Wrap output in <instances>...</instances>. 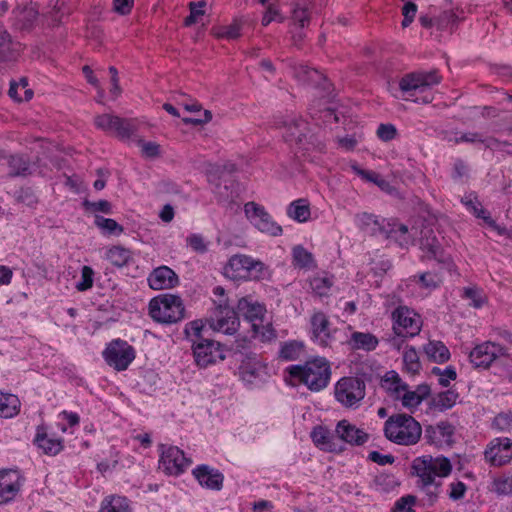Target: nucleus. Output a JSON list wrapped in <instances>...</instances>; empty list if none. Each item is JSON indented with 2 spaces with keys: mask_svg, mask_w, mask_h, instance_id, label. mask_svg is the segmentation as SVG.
<instances>
[{
  "mask_svg": "<svg viewBox=\"0 0 512 512\" xmlns=\"http://www.w3.org/2000/svg\"><path fill=\"white\" fill-rule=\"evenodd\" d=\"M203 330L204 326L201 322L193 321L188 324L185 332L192 342L193 355L197 366L206 368L218 360H223L225 356L218 342L203 337Z\"/></svg>",
  "mask_w": 512,
  "mask_h": 512,
  "instance_id": "5",
  "label": "nucleus"
},
{
  "mask_svg": "<svg viewBox=\"0 0 512 512\" xmlns=\"http://www.w3.org/2000/svg\"><path fill=\"white\" fill-rule=\"evenodd\" d=\"M469 358L474 367L484 369H487L493 363L498 365V361L512 362V358L503 346L490 341L474 347L469 354Z\"/></svg>",
  "mask_w": 512,
  "mask_h": 512,
  "instance_id": "8",
  "label": "nucleus"
},
{
  "mask_svg": "<svg viewBox=\"0 0 512 512\" xmlns=\"http://www.w3.org/2000/svg\"><path fill=\"white\" fill-rule=\"evenodd\" d=\"M384 236L388 239L394 240L402 247L408 246L413 242V237L409 233L408 227L403 224L387 223Z\"/></svg>",
  "mask_w": 512,
  "mask_h": 512,
  "instance_id": "28",
  "label": "nucleus"
},
{
  "mask_svg": "<svg viewBox=\"0 0 512 512\" xmlns=\"http://www.w3.org/2000/svg\"><path fill=\"white\" fill-rule=\"evenodd\" d=\"M107 258L114 266L123 267L132 259V254L122 246H113L108 250Z\"/></svg>",
  "mask_w": 512,
  "mask_h": 512,
  "instance_id": "41",
  "label": "nucleus"
},
{
  "mask_svg": "<svg viewBox=\"0 0 512 512\" xmlns=\"http://www.w3.org/2000/svg\"><path fill=\"white\" fill-rule=\"evenodd\" d=\"M354 349L372 351L378 345V339L371 333L354 332Z\"/></svg>",
  "mask_w": 512,
  "mask_h": 512,
  "instance_id": "44",
  "label": "nucleus"
},
{
  "mask_svg": "<svg viewBox=\"0 0 512 512\" xmlns=\"http://www.w3.org/2000/svg\"><path fill=\"white\" fill-rule=\"evenodd\" d=\"M417 12V5L413 2L408 1L402 8V14L404 16L402 21V27H408L414 20Z\"/></svg>",
  "mask_w": 512,
  "mask_h": 512,
  "instance_id": "62",
  "label": "nucleus"
},
{
  "mask_svg": "<svg viewBox=\"0 0 512 512\" xmlns=\"http://www.w3.org/2000/svg\"><path fill=\"white\" fill-rule=\"evenodd\" d=\"M94 271L89 266H83L81 270V280L76 284L78 291H86L93 286Z\"/></svg>",
  "mask_w": 512,
  "mask_h": 512,
  "instance_id": "53",
  "label": "nucleus"
},
{
  "mask_svg": "<svg viewBox=\"0 0 512 512\" xmlns=\"http://www.w3.org/2000/svg\"><path fill=\"white\" fill-rule=\"evenodd\" d=\"M286 371L293 385L303 384L313 392L326 388L331 377L329 362L323 357H315L303 365H291Z\"/></svg>",
  "mask_w": 512,
  "mask_h": 512,
  "instance_id": "3",
  "label": "nucleus"
},
{
  "mask_svg": "<svg viewBox=\"0 0 512 512\" xmlns=\"http://www.w3.org/2000/svg\"><path fill=\"white\" fill-rule=\"evenodd\" d=\"M336 400L346 407L352 406V378L343 377L335 385Z\"/></svg>",
  "mask_w": 512,
  "mask_h": 512,
  "instance_id": "35",
  "label": "nucleus"
},
{
  "mask_svg": "<svg viewBox=\"0 0 512 512\" xmlns=\"http://www.w3.org/2000/svg\"><path fill=\"white\" fill-rule=\"evenodd\" d=\"M333 285L332 277L322 274L311 278L310 287L315 296L323 298L328 297Z\"/></svg>",
  "mask_w": 512,
  "mask_h": 512,
  "instance_id": "38",
  "label": "nucleus"
},
{
  "mask_svg": "<svg viewBox=\"0 0 512 512\" xmlns=\"http://www.w3.org/2000/svg\"><path fill=\"white\" fill-rule=\"evenodd\" d=\"M397 135V129L393 124H380L377 129V136L382 141H390L394 139Z\"/></svg>",
  "mask_w": 512,
  "mask_h": 512,
  "instance_id": "61",
  "label": "nucleus"
},
{
  "mask_svg": "<svg viewBox=\"0 0 512 512\" xmlns=\"http://www.w3.org/2000/svg\"><path fill=\"white\" fill-rule=\"evenodd\" d=\"M99 512H131V507L126 497L108 495L102 500Z\"/></svg>",
  "mask_w": 512,
  "mask_h": 512,
  "instance_id": "31",
  "label": "nucleus"
},
{
  "mask_svg": "<svg viewBox=\"0 0 512 512\" xmlns=\"http://www.w3.org/2000/svg\"><path fill=\"white\" fill-rule=\"evenodd\" d=\"M304 354L303 342L292 340L284 342L279 351V357L286 361H294Z\"/></svg>",
  "mask_w": 512,
  "mask_h": 512,
  "instance_id": "37",
  "label": "nucleus"
},
{
  "mask_svg": "<svg viewBox=\"0 0 512 512\" xmlns=\"http://www.w3.org/2000/svg\"><path fill=\"white\" fill-rule=\"evenodd\" d=\"M198 483L207 489L220 490L223 486V474L208 465H199L192 471Z\"/></svg>",
  "mask_w": 512,
  "mask_h": 512,
  "instance_id": "20",
  "label": "nucleus"
},
{
  "mask_svg": "<svg viewBox=\"0 0 512 512\" xmlns=\"http://www.w3.org/2000/svg\"><path fill=\"white\" fill-rule=\"evenodd\" d=\"M149 314L157 322L171 324L185 317V307L179 296L164 294L150 301Z\"/></svg>",
  "mask_w": 512,
  "mask_h": 512,
  "instance_id": "6",
  "label": "nucleus"
},
{
  "mask_svg": "<svg viewBox=\"0 0 512 512\" xmlns=\"http://www.w3.org/2000/svg\"><path fill=\"white\" fill-rule=\"evenodd\" d=\"M38 8L34 4L18 5L13 10V23L17 29L30 30L38 19Z\"/></svg>",
  "mask_w": 512,
  "mask_h": 512,
  "instance_id": "21",
  "label": "nucleus"
},
{
  "mask_svg": "<svg viewBox=\"0 0 512 512\" xmlns=\"http://www.w3.org/2000/svg\"><path fill=\"white\" fill-rule=\"evenodd\" d=\"M16 44H13L9 33L0 28V60H11L14 52L17 51Z\"/></svg>",
  "mask_w": 512,
  "mask_h": 512,
  "instance_id": "45",
  "label": "nucleus"
},
{
  "mask_svg": "<svg viewBox=\"0 0 512 512\" xmlns=\"http://www.w3.org/2000/svg\"><path fill=\"white\" fill-rule=\"evenodd\" d=\"M135 356V349L121 339L111 341L103 351L106 363L117 371L126 370Z\"/></svg>",
  "mask_w": 512,
  "mask_h": 512,
  "instance_id": "9",
  "label": "nucleus"
},
{
  "mask_svg": "<svg viewBox=\"0 0 512 512\" xmlns=\"http://www.w3.org/2000/svg\"><path fill=\"white\" fill-rule=\"evenodd\" d=\"M241 35V23L233 21L230 25L221 27L217 32V37L226 39H236Z\"/></svg>",
  "mask_w": 512,
  "mask_h": 512,
  "instance_id": "52",
  "label": "nucleus"
},
{
  "mask_svg": "<svg viewBox=\"0 0 512 512\" xmlns=\"http://www.w3.org/2000/svg\"><path fill=\"white\" fill-rule=\"evenodd\" d=\"M296 77L316 90V98L312 101L309 111L316 124L338 122L335 107L332 105V85L318 70L306 65H299L295 70Z\"/></svg>",
  "mask_w": 512,
  "mask_h": 512,
  "instance_id": "1",
  "label": "nucleus"
},
{
  "mask_svg": "<svg viewBox=\"0 0 512 512\" xmlns=\"http://www.w3.org/2000/svg\"><path fill=\"white\" fill-rule=\"evenodd\" d=\"M292 17L293 20L298 23L301 28H304L310 21V12L308 8L301 6L300 4H296L293 9Z\"/></svg>",
  "mask_w": 512,
  "mask_h": 512,
  "instance_id": "59",
  "label": "nucleus"
},
{
  "mask_svg": "<svg viewBox=\"0 0 512 512\" xmlns=\"http://www.w3.org/2000/svg\"><path fill=\"white\" fill-rule=\"evenodd\" d=\"M266 309L260 303L253 301L249 297H243L238 301L236 317H243L245 320L251 323L252 328L258 327V322H263Z\"/></svg>",
  "mask_w": 512,
  "mask_h": 512,
  "instance_id": "16",
  "label": "nucleus"
},
{
  "mask_svg": "<svg viewBox=\"0 0 512 512\" xmlns=\"http://www.w3.org/2000/svg\"><path fill=\"white\" fill-rule=\"evenodd\" d=\"M367 459L369 461H372L374 463H377L378 465L384 466L387 464H393L395 461V457L391 454L383 455L379 453L378 451H371L368 454Z\"/></svg>",
  "mask_w": 512,
  "mask_h": 512,
  "instance_id": "64",
  "label": "nucleus"
},
{
  "mask_svg": "<svg viewBox=\"0 0 512 512\" xmlns=\"http://www.w3.org/2000/svg\"><path fill=\"white\" fill-rule=\"evenodd\" d=\"M384 435L389 441L397 445H415L421 439L422 427L409 414H395L385 421Z\"/></svg>",
  "mask_w": 512,
  "mask_h": 512,
  "instance_id": "4",
  "label": "nucleus"
},
{
  "mask_svg": "<svg viewBox=\"0 0 512 512\" xmlns=\"http://www.w3.org/2000/svg\"><path fill=\"white\" fill-rule=\"evenodd\" d=\"M421 245L422 250L425 252L424 258L434 259L439 263L447 265L451 264L450 258L445 255L439 241L435 237L432 239L427 238Z\"/></svg>",
  "mask_w": 512,
  "mask_h": 512,
  "instance_id": "29",
  "label": "nucleus"
},
{
  "mask_svg": "<svg viewBox=\"0 0 512 512\" xmlns=\"http://www.w3.org/2000/svg\"><path fill=\"white\" fill-rule=\"evenodd\" d=\"M20 411V400L14 394L0 391V417L12 418Z\"/></svg>",
  "mask_w": 512,
  "mask_h": 512,
  "instance_id": "32",
  "label": "nucleus"
},
{
  "mask_svg": "<svg viewBox=\"0 0 512 512\" xmlns=\"http://www.w3.org/2000/svg\"><path fill=\"white\" fill-rule=\"evenodd\" d=\"M352 426L348 420H341L337 423L335 430L332 432L333 444L339 446V453L346 449L351 442L350 437Z\"/></svg>",
  "mask_w": 512,
  "mask_h": 512,
  "instance_id": "33",
  "label": "nucleus"
},
{
  "mask_svg": "<svg viewBox=\"0 0 512 512\" xmlns=\"http://www.w3.org/2000/svg\"><path fill=\"white\" fill-rule=\"evenodd\" d=\"M431 372L439 377V384L443 387H447L450 384V381L455 380L457 377V373L452 366H448L443 370L438 367H434Z\"/></svg>",
  "mask_w": 512,
  "mask_h": 512,
  "instance_id": "51",
  "label": "nucleus"
},
{
  "mask_svg": "<svg viewBox=\"0 0 512 512\" xmlns=\"http://www.w3.org/2000/svg\"><path fill=\"white\" fill-rule=\"evenodd\" d=\"M457 22L458 16L452 10L444 11L439 16L435 17V24L439 30L452 29Z\"/></svg>",
  "mask_w": 512,
  "mask_h": 512,
  "instance_id": "50",
  "label": "nucleus"
},
{
  "mask_svg": "<svg viewBox=\"0 0 512 512\" xmlns=\"http://www.w3.org/2000/svg\"><path fill=\"white\" fill-rule=\"evenodd\" d=\"M491 491L498 496L512 495V474H501L493 478Z\"/></svg>",
  "mask_w": 512,
  "mask_h": 512,
  "instance_id": "40",
  "label": "nucleus"
},
{
  "mask_svg": "<svg viewBox=\"0 0 512 512\" xmlns=\"http://www.w3.org/2000/svg\"><path fill=\"white\" fill-rule=\"evenodd\" d=\"M284 138L287 142L303 144L307 140V123L303 119L290 118L283 121Z\"/></svg>",
  "mask_w": 512,
  "mask_h": 512,
  "instance_id": "22",
  "label": "nucleus"
},
{
  "mask_svg": "<svg viewBox=\"0 0 512 512\" xmlns=\"http://www.w3.org/2000/svg\"><path fill=\"white\" fill-rule=\"evenodd\" d=\"M465 203L473 211L476 217L483 219L490 227L497 228L496 222L490 217L489 213L481 207L480 204H477L472 200Z\"/></svg>",
  "mask_w": 512,
  "mask_h": 512,
  "instance_id": "58",
  "label": "nucleus"
},
{
  "mask_svg": "<svg viewBox=\"0 0 512 512\" xmlns=\"http://www.w3.org/2000/svg\"><path fill=\"white\" fill-rule=\"evenodd\" d=\"M454 427L442 421L436 425H429L425 429L427 442L437 447L450 446L453 443Z\"/></svg>",
  "mask_w": 512,
  "mask_h": 512,
  "instance_id": "18",
  "label": "nucleus"
},
{
  "mask_svg": "<svg viewBox=\"0 0 512 512\" xmlns=\"http://www.w3.org/2000/svg\"><path fill=\"white\" fill-rule=\"evenodd\" d=\"M416 497L413 495H406L398 499L393 508L392 512H415L413 506L415 505Z\"/></svg>",
  "mask_w": 512,
  "mask_h": 512,
  "instance_id": "54",
  "label": "nucleus"
},
{
  "mask_svg": "<svg viewBox=\"0 0 512 512\" xmlns=\"http://www.w3.org/2000/svg\"><path fill=\"white\" fill-rule=\"evenodd\" d=\"M287 215L295 221L305 222L310 217L309 204L304 199L293 201L287 208Z\"/></svg>",
  "mask_w": 512,
  "mask_h": 512,
  "instance_id": "39",
  "label": "nucleus"
},
{
  "mask_svg": "<svg viewBox=\"0 0 512 512\" xmlns=\"http://www.w3.org/2000/svg\"><path fill=\"white\" fill-rule=\"evenodd\" d=\"M34 443L47 455H56L63 448L61 440L49 438L41 428L37 430Z\"/></svg>",
  "mask_w": 512,
  "mask_h": 512,
  "instance_id": "30",
  "label": "nucleus"
},
{
  "mask_svg": "<svg viewBox=\"0 0 512 512\" xmlns=\"http://www.w3.org/2000/svg\"><path fill=\"white\" fill-rule=\"evenodd\" d=\"M20 476L17 471L0 472V505L13 500L20 490Z\"/></svg>",
  "mask_w": 512,
  "mask_h": 512,
  "instance_id": "19",
  "label": "nucleus"
},
{
  "mask_svg": "<svg viewBox=\"0 0 512 512\" xmlns=\"http://www.w3.org/2000/svg\"><path fill=\"white\" fill-rule=\"evenodd\" d=\"M94 223L104 234L120 235L123 232V227L111 218L96 215Z\"/></svg>",
  "mask_w": 512,
  "mask_h": 512,
  "instance_id": "46",
  "label": "nucleus"
},
{
  "mask_svg": "<svg viewBox=\"0 0 512 512\" xmlns=\"http://www.w3.org/2000/svg\"><path fill=\"white\" fill-rule=\"evenodd\" d=\"M136 129L137 125L135 120L119 117V123H117L114 133L121 139H129Z\"/></svg>",
  "mask_w": 512,
  "mask_h": 512,
  "instance_id": "48",
  "label": "nucleus"
},
{
  "mask_svg": "<svg viewBox=\"0 0 512 512\" xmlns=\"http://www.w3.org/2000/svg\"><path fill=\"white\" fill-rule=\"evenodd\" d=\"M427 357L437 363H444L449 360L450 352L441 341H429L424 346Z\"/></svg>",
  "mask_w": 512,
  "mask_h": 512,
  "instance_id": "34",
  "label": "nucleus"
},
{
  "mask_svg": "<svg viewBox=\"0 0 512 512\" xmlns=\"http://www.w3.org/2000/svg\"><path fill=\"white\" fill-rule=\"evenodd\" d=\"M293 264L302 269H311L315 266L312 254L302 246H296L292 251Z\"/></svg>",
  "mask_w": 512,
  "mask_h": 512,
  "instance_id": "42",
  "label": "nucleus"
},
{
  "mask_svg": "<svg viewBox=\"0 0 512 512\" xmlns=\"http://www.w3.org/2000/svg\"><path fill=\"white\" fill-rule=\"evenodd\" d=\"M187 244L197 253H204L207 251V244L201 235L193 234L187 237Z\"/></svg>",
  "mask_w": 512,
  "mask_h": 512,
  "instance_id": "63",
  "label": "nucleus"
},
{
  "mask_svg": "<svg viewBox=\"0 0 512 512\" xmlns=\"http://www.w3.org/2000/svg\"><path fill=\"white\" fill-rule=\"evenodd\" d=\"M485 460L492 466L501 467L512 460V440L508 437L492 439L485 451Z\"/></svg>",
  "mask_w": 512,
  "mask_h": 512,
  "instance_id": "14",
  "label": "nucleus"
},
{
  "mask_svg": "<svg viewBox=\"0 0 512 512\" xmlns=\"http://www.w3.org/2000/svg\"><path fill=\"white\" fill-rule=\"evenodd\" d=\"M95 125L97 128L105 132H115L117 123H119V117L111 114H102L95 117Z\"/></svg>",
  "mask_w": 512,
  "mask_h": 512,
  "instance_id": "49",
  "label": "nucleus"
},
{
  "mask_svg": "<svg viewBox=\"0 0 512 512\" xmlns=\"http://www.w3.org/2000/svg\"><path fill=\"white\" fill-rule=\"evenodd\" d=\"M213 293L219 299L215 300V308L211 318V328L224 334L233 335L239 328V321L235 310L230 307L225 298V290L221 286L214 288Z\"/></svg>",
  "mask_w": 512,
  "mask_h": 512,
  "instance_id": "7",
  "label": "nucleus"
},
{
  "mask_svg": "<svg viewBox=\"0 0 512 512\" xmlns=\"http://www.w3.org/2000/svg\"><path fill=\"white\" fill-rule=\"evenodd\" d=\"M244 212L247 219L262 233H267L271 236H278L282 233V228L275 221L263 206L255 203L248 202L244 206Z\"/></svg>",
  "mask_w": 512,
  "mask_h": 512,
  "instance_id": "10",
  "label": "nucleus"
},
{
  "mask_svg": "<svg viewBox=\"0 0 512 512\" xmlns=\"http://www.w3.org/2000/svg\"><path fill=\"white\" fill-rule=\"evenodd\" d=\"M252 329L255 335L263 342H268L276 338V332L271 324L263 325V322H258V327Z\"/></svg>",
  "mask_w": 512,
  "mask_h": 512,
  "instance_id": "57",
  "label": "nucleus"
},
{
  "mask_svg": "<svg viewBox=\"0 0 512 512\" xmlns=\"http://www.w3.org/2000/svg\"><path fill=\"white\" fill-rule=\"evenodd\" d=\"M9 167V175L11 176H27L31 174V164L23 156L11 155L7 159Z\"/></svg>",
  "mask_w": 512,
  "mask_h": 512,
  "instance_id": "36",
  "label": "nucleus"
},
{
  "mask_svg": "<svg viewBox=\"0 0 512 512\" xmlns=\"http://www.w3.org/2000/svg\"><path fill=\"white\" fill-rule=\"evenodd\" d=\"M412 470L418 477V487L426 493L429 504H433L438 497L440 487V483H436L435 478L447 477L452 471V464L444 456L425 455L414 459Z\"/></svg>",
  "mask_w": 512,
  "mask_h": 512,
  "instance_id": "2",
  "label": "nucleus"
},
{
  "mask_svg": "<svg viewBox=\"0 0 512 512\" xmlns=\"http://www.w3.org/2000/svg\"><path fill=\"white\" fill-rule=\"evenodd\" d=\"M83 206L90 212H103L110 214L112 212V205L107 200H99L96 202L84 201Z\"/></svg>",
  "mask_w": 512,
  "mask_h": 512,
  "instance_id": "60",
  "label": "nucleus"
},
{
  "mask_svg": "<svg viewBox=\"0 0 512 512\" xmlns=\"http://www.w3.org/2000/svg\"><path fill=\"white\" fill-rule=\"evenodd\" d=\"M314 444L321 450L339 453V446L333 444L332 432L324 426H317L311 432Z\"/></svg>",
  "mask_w": 512,
  "mask_h": 512,
  "instance_id": "26",
  "label": "nucleus"
},
{
  "mask_svg": "<svg viewBox=\"0 0 512 512\" xmlns=\"http://www.w3.org/2000/svg\"><path fill=\"white\" fill-rule=\"evenodd\" d=\"M398 400L401 401L403 407L409 410H413L421 404L420 398L417 396L416 392L410 391L408 388L403 391V394H401Z\"/></svg>",
  "mask_w": 512,
  "mask_h": 512,
  "instance_id": "56",
  "label": "nucleus"
},
{
  "mask_svg": "<svg viewBox=\"0 0 512 512\" xmlns=\"http://www.w3.org/2000/svg\"><path fill=\"white\" fill-rule=\"evenodd\" d=\"M393 330L397 335L415 336L422 326L421 318L408 307L400 306L393 313Z\"/></svg>",
  "mask_w": 512,
  "mask_h": 512,
  "instance_id": "11",
  "label": "nucleus"
},
{
  "mask_svg": "<svg viewBox=\"0 0 512 512\" xmlns=\"http://www.w3.org/2000/svg\"><path fill=\"white\" fill-rule=\"evenodd\" d=\"M380 386L393 400H398L403 391L408 388V385L403 382L399 374L394 370L387 371L382 376Z\"/></svg>",
  "mask_w": 512,
  "mask_h": 512,
  "instance_id": "23",
  "label": "nucleus"
},
{
  "mask_svg": "<svg viewBox=\"0 0 512 512\" xmlns=\"http://www.w3.org/2000/svg\"><path fill=\"white\" fill-rule=\"evenodd\" d=\"M263 269V263L247 255H234L229 259L225 266V274L231 278H245L252 270L260 271Z\"/></svg>",
  "mask_w": 512,
  "mask_h": 512,
  "instance_id": "15",
  "label": "nucleus"
},
{
  "mask_svg": "<svg viewBox=\"0 0 512 512\" xmlns=\"http://www.w3.org/2000/svg\"><path fill=\"white\" fill-rule=\"evenodd\" d=\"M404 369L411 375H416L421 370L418 353L414 347L407 348L403 353Z\"/></svg>",
  "mask_w": 512,
  "mask_h": 512,
  "instance_id": "43",
  "label": "nucleus"
},
{
  "mask_svg": "<svg viewBox=\"0 0 512 512\" xmlns=\"http://www.w3.org/2000/svg\"><path fill=\"white\" fill-rule=\"evenodd\" d=\"M419 282L426 289H435L442 283V277L438 273L425 272L419 275Z\"/></svg>",
  "mask_w": 512,
  "mask_h": 512,
  "instance_id": "55",
  "label": "nucleus"
},
{
  "mask_svg": "<svg viewBox=\"0 0 512 512\" xmlns=\"http://www.w3.org/2000/svg\"><path fill=\"white\" fill-rule=\"evenodd\" d=\"M161 448L162 454L159 461V469L166 474L177 476L192 464V460L185 457L184 452L178 447L170 446L164 449V445H161Z\"/></svg>",
  "mask_w": 512,
  "mask_h": 512,
  "instance_id": "12",
  "label": "nucleus"
},
{
  "mask_svg": "<svg viewBox=\"0 0 512 512\" xmlns=\"http://www.w3.org/2000/svg\"><path fill=\"white\" fill-rule=\"evenodd\" d=\"M357 226L365 235H384L386 231L385 220H380L376 215L361 213L357 215Z\"/></svg>",
  "mask_w": 512,
  "mask_h": 512,
  "instance_id": "24",
  "label": "nucleus"
},
{
  "mask_svg": "<svg viewBox=\"0 0 512 512\" xmlns=\"http://www.w3.org/2000/svg\"><path fill=\"white\" fill-rule=\"evenodd\" d=\"M441 77L436 71L413 72L406 74L399 81V88L409 96H414L416 91H424L433 85L439 84Z\"/></svg>",
  "mask_w": 512,
  "mask_h": 512,
  "instance_id": "13",
  "label": "nucleus"
},
{
  "mask_svg": "<svg viewBox=\"0 0 512 512\" xmlns=\"http://www.w3.org/2000/svg\"><path fill=\"white\" fill-rule=\"evenodd\" d=\"M459 395L454 390H446L434 395L429 401V408L438 412L451 409L457 402Z\"/></svg>",
  "mask_w": 512,
  "mask_h": 512,
  "instance_id": "27",
  "label": "nucleus"
},
{
  "mask_svg": "<svg viewBox=\"0 0 512 512\" xmlns=\"http://www.w3.org/2000/svg\"><path fill=\"white\" fill-rule=\"evenodd\" d=\"M314 340L321 346H327L330 339L329 320L323 312H315L311 317Z\"/></svg>",
  "mask_w": 512,
  "mask_h": 512,
  "instance_id": "25",
  "label": "nucleus"
},
{
  "mask_svg": "<svg viewBox=\"0 0 512 512\" xmlns=\"http://www.w3.org/2000/svg\"><path fill=\"white\" fill-rule=\"evenodd\" d=\"M463 297L469 299L470 306L474 308H481L487 301L484 292L477 287H467L463 290Z\"/></svg>",
  "mask_w": 512,
  "mask_h": 512,
  "instance_id": "47",
  "label": "nucleus"
},
{
  "mask_svg": "<svg viewBox=\"0 0 512 512\" xmlns=\"http://www.w3.org/2000/svg\"><path fill=\"white\" fill-rule=\"evenodd\" d=\"M148 285L153 290L172 289L179 284L178 275L168 266H159L149 274Z\"/></svg>",
  "mask_w": 512,
  "mask_h": 512,
  "instance_id": "17",
  "label": "nucleus"
}]
</instances>
